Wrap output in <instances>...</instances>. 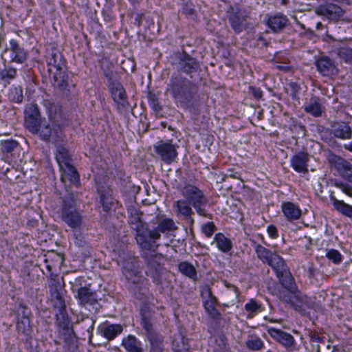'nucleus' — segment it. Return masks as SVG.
I'll list each match as a JSON object with an SVG mask.
<instances>
[{"mask_svg": "<svg viewBox=\"0 0 352 352\" xmlns=\"http://www.w3.org/2000/svg\"><path fill=\"white\" fill-rule=\"evenodd\" d=\"M17 333L19 336L28 340L31 337L32 327L31 326L30 319L25 318L18 319L16 325Z\"/></svg>", "mask_w": 352, "mask_h": 352, "instance_id": "ea45409f", "label": "nucleus"}, {"mask_svg": "<svg viewBox=\"0 0 352 352\" xmlns=\"http://www.w3.org/2000/svg\"><path fill=\"white\" fill-rule=\"evenodd\" d=\"M31 133L38 135L41 140L44 142H52L55 144L63 142L65 138L61 126L58 124H51L45 118L36 128V131Z\"/></svg>", "mask_w": 352, "mask_h": 352, "instance_id": "0eeeda50", "label": "nucleus"}, {"mask_svg": "<svg viewBox=\"0 0 352 352\" xmlns=\"http://www.w3.org/2000/svg\"><path fill=\"white\" fill-rule=\"evenodd\" d=\"M334 186L340 188L347 196L352 197V186L349 183L342 181H336Z\"/></svg>", "mask_w": 352, "mask_h": 352, "instance_id": "4d7b16f0", "label": "nucleus"}, {"mask_svg": "<svg viewBox=\"0 0 352 352\" xmlns=\"http://www.w3.org/2000/svg\"><path fill=\"white\" fill-rule=\"evenodd\" d=\"M60 217L62 220L72 229L79 228L82 223V216L76 207L73 194L63 199Z\"/></svg>", "mask_w": 352, "mask_h": 352, "instance_id": "423d86ee", "label": "nucleus"}, {"mask_svg": "<svg viewBox=\"0 0 352 352\" xmlns=\"http://www.w3.org/2000/svg\"><path fill=\"white\" fill-rule=\"evenodd\" d=\"M289 25V20L286 15L278 12L267 15V25L274 33H280Z\"/></svg>", "mask_w": 352, "mask_h": 352, "instance_id": "5701e85b", "label": "nucleus"}, {"mask_svg": "<svg viewBox=\"0 0 352 352\" xmlns=\"http://www.w3.org/2000/svg\"><path fill=\"white\" fill-rule=\"evenodd\" d=\"M123 330L124 327L120 324L104 323L99 327L100 334L109 341L114 340Z\"/></svg>", "mask_w": 352, "mask_h": 352, "instance_id": "cd10ccee", "label": "nucleus"}, {"mask_svg": "<svg viewBox=\"0 0 352 352\" xmlns=\"http://www.w3.org/2000/svg\"><path fill=\"white\" fill-rule=\"evenodd\" d=\"M213 305H218L217 298L213 295L210 288H208V300L204 302V304H210Z\"/></svg>", "mask_w": 352, "mask_h": 352, "instance_id": "774afa93", "label": "nucleus"}, {"mask_svg": "<svg viewBox=\"0 0 352 352\" xmlns=\"http://www.w3.org/2000/svg\"><path fill=\"white\" fill-rule=\"evenodd\" d=\"M181 193L192 206L197 213L203 217L212 219V215L203 208L208 203V199L204 192L198 187L192 184H186L182 189Z\"/></svg>", "mask_w": 352, "mask_h": 352, "instance_id": "39448f33", "label": "nucleus"}, {"mask_svg": "<svg viewBox=\"0 0 352 352\" xmlns=\"http://www.w3.org/2000/svg\"><path fill=\"white\" fill-rule=\"evenodd\" d=\"M50 75L54 80V86L60 91H63L67 96L66 91H69V76L67 72V67L53 69L52 67L48 68Z\"/></svg>", "mask_w": 352, "mask_h": 352, "instance_id": "aec40b11", "label": "nucleus"}, {"mask_svg": "<svg viewBox=\"0 0 352 352\" xmlns=\"http://www.w3.org/2000/svg\"><path fill=\"white\" fill-rule=\"evenodd\" d=\"M59 335L63 339L65 346L68 349H70L74 346L76 342V336L73 329L67 331H65L59 333Z\"/></svg>", "mask_w": 352, "mask_h": 352, "instance_id": "8fccbe9b", "label": "nucleus"}, {"mask_svg": "<svg viewBox=\"0 0 352 352\" xmlns=\"http://www.w3.org/2000/svg\"><path fill=\"white\" fill-rule=\"evenodd\" d=\"M61 172V182L65 185H74L78 186L80 184V175L76 168L72 164L60 168Z\"/></svg>", "mask_w": 352, "mask_h": 352, "instance_id": "a878e982", "label": "nucleus"}, {"mask_svg": "<svg viewBox=\"0 0 352 352\" xmlns=\"http://www.w3.org/2000/svg\"><path fill=\"white\" fill-rule=\"evenodd\" d=\"M44 106L47 109L48 117L50 120L55 119L58 113H61V106L52 102L50 100L44 101Z\"/></svg>", "mask_w": 352, "mask_h": 352, "instance_id": "3c124183", "label": "nucleus"}, {"mask_svg": "<svg viewBox=\"0 0 352 352\" xmlns=\"http://www.w3.org/2000/svg\"><path fill=\"white\" fill-rule=\"evenodd\" d=\"M309 155L307 152L300 151L292 156L291 159V166L295 171L299 173L306 174L308 173V162Z\"/></svg>", "mask_w": 352, "mask_h": 352, "instance_id": "bb28decb", "label": "nucleus"}, {"mask_svg": "<svg viewBox=\"0 0 352 352\" xmlns=\"http://www.w3.org/2000/svg\"><path fill=\"white\" fill-rule=\"evenodd\" d=\"M245 346L250 351H261L265 347L264 342L256 335L251 334L245 342Z\"/></svg>", "mask_w": 352, "mask_h": 352, "instance_id": "37998d69", "label": "nucleus"}, {"mask_svg": "<svg viewBox=\"0 0 352 352\" xmlns=\"http://www.w3.org/2000/svg\"><path fill=\"white\" fill-rule=\"evenodd\" d=\"M108 89L113 100L116 104L117 109L118 111L127 109L129 107L128 96L121 82L119 81L111 82L108 85Z\"/></svg>", "mask_w": 352, "mask_h": 352, "instance_id": "ddd939ff", "label": "nucleus"}, {"mask_svg": "<svg viewBox=\"0 0 352 352\" xmlns=\"http://www.w3.org/2000/svg\"><path fill=\"white\" fill-rule=\"evenodd\" d=\"M191 206L192 205L184 199L177 200L173 204L177 216L182 217L186 221L188 225L190 232H192L195 224V219L193 218L195 213Z\"/></svg>", "mask_w": 352, "mask_h": 352, "instance_id": "f3484780", "label": "nucleus"}, {"mask_svg": "<svg viewBox=\"0 0 352 352\" xmlns=\"http://www.w3.org/2000/svg\"><path fill=\"white\" fill-rule=\"evenodd\" d=\"M248 93L256 100H259L263 98V91L261 89L260 87H256L255 86L251 85L249 87Z\"/></svg>", "mask_w": 352, "mask_h": 352, "instance_id": "e2e57ef3", "label": "nucleus"}, {"mask_svg": "<svg viewBox=\"0 0 352 352\" xmlns=\"http://www.w3.org/2000/svg\"><path fill=\"white\" fill-rule=\"evenodd\" d=\"M100 203L104 212H108L111 210L113 205L111 197L102 194L100 195Z\"/></svg>", "mask_w": 352, "mask_h": 352, "instance_id": "052dcab7", "label": "nucleus"}, {"mask_svg": "<svg viewBox=\"0 0 352 352\" xmlns=\"http://www.w3.org/2000/svg\"><path fill=\"white\" fill-rule=\"evenodd\" d=\"M278 298L281 301L287 304H292L293 305H296L295 300L298 301L302 300L300 293L298 290L294 294H292L287 290V292H279Z\"/></svg>", "mask_w": 352, "mask_h": 352, "instance_id": "de8ad7c7", "label": "nucleus"}, {"mask_svg": "<svg viewBox=\"0 0 352 352\" xmlns=\"http://www.w3.org/2000/svg\"><path fill=\"white\" fill-rule=\"evenodd\" d=\"M282 212L289 221L298 220L302 215V210L298 206L293 202H283L281 206Z\"/></svg>", "mask_w": 352, "mask_h": 352, "instance_id": "2f4dec72", "label": "nucleus"}, {"mask_svg": "<svg viewBox=\"0 0 352 352\" xmlns=\"http://www.w3.org/2000/svg\"><path fill=\"white\" fill-rule=\"evenodd\" d=\"M145 335L150 343V352H166L162 335L155 329L146 332Z\"/></svg>", "mask_w": 352, "mask_h": 352, "instance_id": "c85d7f7f", "label": "nucleus"}, {"mask_svg": "<svg viewBox=\"0 0 352 352\" xmlns=\"http://www.w3.org/2000/svg\"><path fill=\"white\" fill-rule=\"evenodd\" d=\"M300 246L305 248L306 250L311 249L312 245V239L310 236H305L299 239Z\"/></svg>", "mask_w": 352, "mask_h": 352, "instance_id": "0e129e2a", "label": "nucleus"}, {"mask_svg": "<svg viewBox=\"0 0 352 352\" xmlns=\"http://www.w3.org/2000/svg\"><path fill=\"white\" fill-rule=\"evenodd\" d=\"M304 111L314 117H320L324 111V107L321 104L320 99L317 96H312L305 104Z\"/></svg>", "mask_w": 352, "mask_h": 352, "instance_id": "f704fd0d", "label": "nucleus"}, {"mask_svg": "<svg viewBox=\"0 0 352 352\" xmlns=\"http://www.w3.org/2000/svg\"><path fill=\"white\" fill-rule=\"evenodd\" d=\"M45 118L41 114L36 104H30L26 106L24 111V125L30 131H36V128L41 124Z\"/></svg>", "mask_w": 352, "mask_h": 352, "instance_id": "4468645a", "label": "nucleus"}, {"mask_svg": "<svg viewBox=\"0 0 352 352\" xmlns=\"http://www.w3.org/2000/svg\"><path fill=\"white\" fill-rule=\"evenodd\" d=\"M178 230L175 221L172 218L166 217L164 215L157 217V226L149 228L147 234L146 240L151 243L149 249L143 250L155 251L159 245H156V241L161 239V234H170Z\"/></svg>", "mask_w": 352, "mask_h": 352, "instance_id": "20e7f679", "label": "nucleus"}, {"mask_svg": "<svg viewBox=\"0 0 352 352\" xmlns=\"http://www.w3.org/2000/svg\"><path fill=\"white\" fill-rule=\"evenodd\" d=\"M179 272L184 276L192 279L194 281L197 280V272L192 264L188 261H182L178 265Z\"/></svg>", "mask_w": 352, "mask_h": 352, "instance_id": "79ce46f5", "label": "nucleus"}, {"mask_svg": "<svg viewBox=\"0 0 352 352\" xmlns=\"http://www.w3.org/2000/svg\"><path fill=\"white\" fill-rule=\"evenodd\" d=\"M326 257L334 264H340L342 261V256L340 252L335 249L328 250Z\"/></svg>", "mask_w": 352, "mask_h": 352, "instance_id": "6e6d98bb", "label": "nucleus"}, {"mask_svg": "<svg viewBox=\"0 0 352 352\" xmlns=\"http://www.w3.org/2000/svg\"><path fill=\"white\" fill-rule=\"evenodd\" d=\"M147 98L151 108L157 116L160 115L162 111V107L160 103L158 94L153 91H148Z\"/></svg>", "mask_w": 352, "mask_h": 352, "instance_id": "09e8293b", "label": "nucleus"}, {"mask_svg": "<svg viewBox=\"0 0 352 352\" xmlns=\"http://www.w3.org/2000/svg\"><path fill=\"white\" fill-rule=\"evenodd\" d=\"M178 146L172 143V140H160L153 146L154 151L160 160L166 164H170L177 158Z\"/></svg>", "mask_w": 352, "mask_h": 352, "instance_id": "9d476101", "label": "nucleus"}, {"mask_svg": "<svg viewBox=\"0 0 352 352\" xmlns=\"http://www.w3.org/2000/svg\"><path fill=\"white\" fill-rule=\"evenodd\" d=\"M16 319L25 318L30 319L32 315L30 308L23 302H19L16 311Z\"/></svg>", "mask_w": 352, "mask_h": 352, "instance_id": "864d4df0", "label": "nucleus"}, {"mask_svg": "<svg viewBox=\"0 0 352 352\" xmlns=\"http://www.w3.org/2000/svg\"><path fill=\"white\" fill-rule=\"evenodd\" d=\"M182 13L187 17L195 19L196 17V10L192 6V5H189L188 3H186L183 8Z\"/></svg>", "mask_w": 352, "mask_h": 352, "instance_id": "680f3d73", "label": "nucleus"}, {"mask_svg": "<svg viewBox=\"0 0 352 352\" xmlns=\"http://www.w3.org/2000/svg\"><path fill=\"white\" fill-rule=\"evenodd\" d=\"M11 52V61L17 63H23L28 56V53L21 47L19 43L12 39L10 41V48L8 49Z\"/></svg>", "mask_w": 352, "mask_h": 352, "instance_id": "7c9ffc66", "label": "nucleus"}, {"mask_svg": "<svg viewBox=\"0 0 352 352\" xmlns=\"http://www.w3.org/2000/svg\"><path fill=\"white\" fill-rule=\"evenodd\" d=\"M329 162L342 178L352 183V164L349 162L342 157L331 154L329 157Z\"/></svg>", "mask_w": 352, "mask_h": 352, "instance_id": "dca6fc26", "label": "nucleus"}, {"mask_svg": "<svg viewBox=\"0 0 352 352\" xmlns=\"http://www.w3.org/2000/svg\"><path fill=\"white\" fill-rule=\"evenodd\" d=\"M267 331L274 341L283 346L287 351L295 350L296 341L294 336L289 333L274 327L268 328Z\"/></svg>", "mask_w": 352, "mask_h": 352, "instance_id": "2eb2a0df", "label": "nucleus"}, {"mask_svg": "<svg viewBox=\"0 0 352 352\" xmlns=\"http://www.w3.org/2000/svg\"><path fill=\"white\" fill-rule=\"evenodd\" d=\"M216 243L218 249L223 253H228L232 248V243L223 233L219 232L215 234L212 243Z\"/></svg>", "mask_w": 352, "mask_h": 352, "instance_id": "a19ab883", "label": "nucleus"}, {"mask_svg": "<svg viewBox=\"0 0 352 352\" xmlns=\"http://www.w3.org/2000/svg\"><path fill=\"white\" fill-rule=\"evenodd\" d=\"M167 91L181 107L190 104L197 94V86L188 78L180 75L172 76Z\"/></svg>", "mask_w": 352, "mask_h": 352, "instance_id": "f03ea898", "label": "nucleus"}, {"mask_svg": "<svg viewBox=\"0 0 352 352\" xmlns=\"http://www.w3.org/2000/svg\"><path fill=\"white\" fill-rule=\"evenodd\" d=\"M122 274L128 284V288L135 296L144 295L149 289L148 280L142 275L138 258H130L124 261Z\"/></svg>", "mask_w": 352, "mask_h": 352, "instance_id": "f257e3e1", "label": "nucleus"}, {"mask_svg": "<svg viewBox=\"0 0 352 352\" xmlns=\"http://www.w3.org/2000/svg\"><path fill=\"white\" fill-rule=\"evenodd\" d=\"M9 99L16 103L22 102L23 100V89L21 87H16L11 89L8 94Z\"/></svg>", "mask_w": 352, "mask_h": 352, "instance_id": "603ef678", "label": "nucleus"}, {"mask_svg": "<svg viewBox=\"0 0 352 352\" xmlns=\"http://www.w3.org/2000/svg\"><path fill=\"white\" fill-rule=\"evenodd\" d=\"M129 214V224L135 231V239L140 247L144 249H149L151 243L146 240L148 231V226L142 220L143 212L135 206H130L127 208Z\"/></svg>", "mask_w": 352, "mask_h": 352, "instance_id": "7ed1b4c3", "label": "nucleus"}, {"mask_svg": "<svg viewBox=\"0 0 352 352\" xmlns=\"http://www.w3.org/2000/svg\"><path fill=\"white\" fill-rule=\"evenodd\" d=\"M300 297H301L302 300L298 301V300H295L296 305H293L292 304H289L292 308H294L295 310H296L299 312H302V311H305V308L303 307L305 297L302 296L301 294H300Z\"/></svg>", "mask_w": 352, "mask_h": 352, "instance_id": "338daca9", "label": "nucleus"}, {"mask_svg": "<svg viewBox=\"0 0 352 352\" xmlns=\"http://www.w3.org/2000/svg\"><path fill=\"white\" fill-rule=\"evenodd\" d=\"M19 143L16 140H6L2 142L1 150L3 153H12L17 146Z\"/></svg>", "mask_w": 352, "mask_h": 352, "instance_id": "bf43d9fd", "label": "nucleus"}, {"mask_svg": "<svg viewBox=\"0 0 352 352\" xmlns=\"http://www.w3.org/2000/svg\"><path fill=\"white\" fill-rule=\"evenodd\" d=\"M265 310L263 305L255 298L250 299L244 305L247 319H252Z\"/></svg>", "mask_w": 352, "mask_h": 352, "instance_id": "c9c22d12", "label": "nucleus"}, {"mask_svg": "<svg viewBox=\"0 0 352 352\" xmlns=\"http://www.w3.org/2000/svg\"><path fill=\"white\" fill-rule=\"evenodd\" d=\"M254 250L258 258L263 263L267 264L272 269L276 266L278 267V264L283 261V258L276 252H272L261 244L255 243Z\"/></svg>", "mask_w": 352, "mask_h": 352, "instance_id": "a211bd4d", "label": "nucleus"}, {"mask_svg": "<svg viewBox=\"0 0 352 352\" xmlns=\"http://www.w3.org/2000/svg\"><path fill=\"white\" fill-rule=\"evenodd\" d=\"M45 60L48 68L52 67L54 70L66 67V60L58 50L54 47L47 49Z\"/></svg>", "mask_w": 352, "mask_h": 352, "instance_id": "412c9836", "label": "nucleus"}, {"mask_svg": "<svg viewBox=\"0 0 352 352\" xmlns=\"http://www.w3.org/2000/svg\"><path fill=\"white\" fill-rule=\"evenodd\" d=\"M56 160L60 168L70 164L72 160L69 151L63 146L57 147Z\"/></svg>", "mask_w": 352, "mask_h": 352, "instance_id": "c03bdc74", "label": "nucleus"}, {"mask_svg": "<svg viewBox=\"0 0 352 352\" xmlns=\"http://www.w3.org/2000/svg\"><path fill=\"white\" fill-rule=\"evenodd\" d=\"M177 69L178 72L184 74L192 78L194 74L200 70V64L196 58L191 56L185 50L177 54Z\"/></svg>", "mask_w": 352, "mask_h": 352, "instance_id": "1a4fd4ad", "label": "nucleus"}, {"mask_svg": "<svg viewBox=\"0 0 352 352\" xmlns=\"http://www.w3.org/2000/svg\"><path fill=\"white\" fill-rule=\"evenodd\" d=\"M329 198L334 208L338 212L341 213L344 216L352 219V206L346 204L344 201L337 199L333 192H331Z\"/></svg>", "mask_w": 352, "mask_h": 352, "instance_id": "58836bf2", "label": "nucleus"}, {"mask_svg": "<svg viewBox=\"0 0 352 352\" xmlns=\"http://www.w3.org/2000/svg\"><path fill=\"white\" fill-rule=\"evenodd\" d=\"M48 278L50 280L49 289L50 294L56 300L54 306L61 307L64 309L65 301L61 294V291L64 287V283L60 282V278L56 274L51 273ZM62 282H63V278Z\"/></svg>", "mask_w": 352, "mask_h": 352, "instance_id": "6ab92c4d", "label": "nucleus"}, {"mask_svg": "<svg viewBox=\"0 0 352 352\" xmlns=\"http://www.w3.org/2000/svg\"><path fill=\"white\" fill-rule=\"evenodd\" d=\"M85 281V278L82 276L76 278L72 289L74 292H76L75 297L80 306H94L98 302L97 294L90 288V284L83 285Z\"/></svg>", "mask_w": 352, "mask_h": 352, "instance_id": "6e6552de", "label": "nucleus"}, {"mask_svg": "<svg viewBox=\"0 0 352 352\" xmlns=\"http://www.w3.org/2000/svg\"><path fill=\"white\" fill-rule=\"evenodd\" d=\"M273 270L275 272L279 283L286 290L292 294L297 292L298 288L295 280L284 260L278 264V267L276 266Z\"/></svg>", "mask_w": 352, "mask_h": 352, "instance_id": "f8f14e48", "label": "nucleus"}, {"mask_svg": "<svg viewBox=\"0 0 352 352\" xmlns=\"http://www.w3.org/2000/svg\"><path fill=\"white\" fill-rule=\"evenodd\" d=\"M332 134L338 139H351L352 137V130L349 123L338 122L332 125Z\"/></svg>", "mask_w": 352, "mask_h": 352, "instance_id": "473e14b6", "label": "nucleus"}, {"mask_svg": "<svg viewBox=\"0 0 352 352\" xmlns=\"http://www.w3.org/2000/svg\"><path fill=\"white\" fill-rule=\"evenodd\" d=\"M317 70L324 76H330L338 73L335 62L327 56H321L316 60Z\"/></svg>", "mask_w": 352, "mask_h": 352, "instance_id": "b1692460", "label": "nucleus"}, {"mask_svg": "<svg viewBox=\"0 0 352 352\" xmlns=\"http://www.w3.org/2000/svg\"><path fill=\"white\" fill-rule=\"evenodd\" d=\"M141 326L145 332L154 330L153 320L155 311L148 305H144L140 309Z\"/></svg>", "mask_w": 352, "mask_h": 352, "instance_id": "c756f323", "label": "nucleus"}, {"mask_svg": "<svg viewBox=\"0 0 352 352\" xmlns=\"http://www.w3.org/2000/svg\"><path fill=\"white\" fill-rule=\"evenodd\" d=\"M142 258L144 260L147 267L146 274L148 276L153 278V281L156 285L161 283V265L158 261L160 256L155 254H150L147 250L141 254Z\"/></svg>", "mask_w": 352, "mask_h": 352, "instance_id": "9b49d317", "label": "nucleus"}, {"mask_svg": "<svg viewBox=\"0 0 352 352\" xmlns=\"http://www.w3.org/2000/svg\"><path fill=\"white\" fill-rule=\"evenodd\" d=\"M122 346L126 352H144L141 342L133 335H129L122 340Z\"/></svg>", "mask_w": 352, "mask_h": 352, "instance_id": "4c0bfd02", "label": "nucleus"}, {"mask_svg": "<svg viewBox=\"0 0 352 352\" xmlns=\"http://www.w3.org/2000/svg\"><path fill=\"white\" fill-rule=\"evenodd\" d=\"M17 76V70L12 67H6L0 70V80L3 82L4 87L10 85L11 80H14Z\"/></svg>", "mask_w": 352, "mask_h": 352, "instance_id": "a18cd8bd", "label": "nucleus"}, {"mask_svg": "<svg viewBox=\"0 0 352 352\" xmlns=\"http://www.w3.org/2000/svg\"><path fill=\"white\" fill-rule=\"evenodd\" d=\"M248 15L243 10L238 9L228 15V21L235 33L241 32L245 28Z\"/></svg>", "mask_w": 352, "mask_h": 352, "instance_id": "393cba45", "label": "nucleus"}, {"mask_svg": "<svg viewBox=\"0 0 352 352\" xmlns=\"http://www.w3.org/2000/svg\"><path fill=\"white\" fill-rule=\"evenodd\" d=\"M213 352H231L228 339L223 333H217L211 337Z\"/></svg>", "mask_w": 352, "mask_h": 352, "instance_id": "72a5a7b5", "label": "nucleus"}, {"mask_svg": "<svg viewBox=\"0 0 352 352\" xmlns=\"http://www.w3.org/2000/svg\"><path fill=\"white\" fill-rule=\"evenodd\" d=\"M316 13L319 16H326L333 21H337L344 14L341 7L334 3L321 5L316 9Z\"/></svg>", "mask_w": 352, "mask_h": 352, "instance_id": "4be33fe9", "label": "nucleus"}, {"mask_svg": "<svg viewBox=\"0 0 352 352\" xmlns=\"http://www.w3.org/2000/svg\"><path fill=\"white\" fill-rule=\"evenodd\" d=\"M338 55L344 63L352 64V48L342 47L338 50Z\"/></svg>", "mask_w": 352, "mask_h": 352, "instance_id": "5fc2aeb1", "label": "nucleus"}, {"mask_svg": "<svg viewBox=\"0 0 352 352\" xmlns=\"http://www.w3.org/2000/svg\"><path fill=\"white\" fill-rule=\"evenodd\" d=\"M204 306L209 317L215 322L218 327H220L223 319L221 317V314L216 308L217 305H213L210 303L204 304Z\"/></svg>", "mask_w": 352, "mask_h": 352, "instance_id": "49530a36", "label": "nucleus"}, {"mask_svg": "<svg viewBox=\"0 0 352 352\" xmlns=\"http://www.w3.org/2000/svg\"><path fill=\"white\" fill-rule=\"evenodd\" d=\"M217 230V227L212 221L207 222L201 226V232L204 235L210 238Z\"/></svg>", "mask_w": 352, "mask_h": 352, "instance_id": "13d9d810", "label": "nucleus"}, {"mask_svg": "<svg viewBox=\"0 0 352 352\" xmlns=\"http://www.w3.org/2000/svg\"><path fill=\"white\" fill-rule=\"evenodd\" d=\"M56 307L59 309V314H56V325L58 327V333L73 329L69 317L67 314L66 305L65 304L64 309H63L61 307Z\"/></svg>", "mask_w": 352, "mask_h": 352, "instance_id": "e433bc0d", "label": "nucleus"}, {"mask_svg": "<svg viewBox=\"0 0 352 352\" xmlns=\"http://www.w3.org/2000/svg\"><path fill=\"white\" fill-rule=\"evenodd\" d=\"M267 232L270 237H271L272 239H276L278 237V229L273 224H271L267 227Z\"/></svg>", "mask_w": 352, "mask_h": 352, "instance_id": "69168bd1", "label": "nucleus"}]
</instances>
